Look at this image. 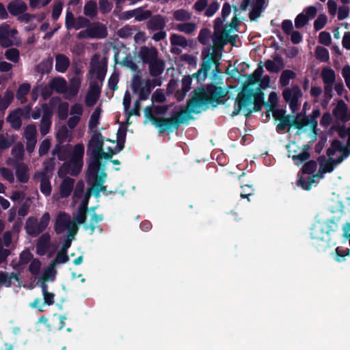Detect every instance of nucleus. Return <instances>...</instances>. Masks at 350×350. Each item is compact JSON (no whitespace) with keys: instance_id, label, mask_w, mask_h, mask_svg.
Returning a JSON list of instances; mask_svg holds the SVG:
<instances>
[{"instance_id":"nucleus-48","label":"nucleus","mask_w":350,"mask_h":350,"mask_svg":"<svg viewBox=\"0 0 350 350\" xmlns=\"http://www.w3.org/2000/svg\"><path fill=\"white\" fill-rule=\"evenodd\" d=\"M292 126V120L291 116L288 115L285 118L280 120V123L276 126V131L278 133H282L286 128L290 129ZM289 131V129H288Z\"/></svg>"},{"instance_id":"nucleus-28","label":"nucleus","mask_w":350,"mask_h":350,"mask_svg":"<svg viewBox=\"0 0 350 350\" xmlns=\"http://www.w3.org/2000/svg\"><path fill=\"white\" fill-rule=\"evenodd\" d=\"M103 220V215H98L94 213L90 219V224H85L83 228L85 230H90V234L92 235L94 233L95 229L98 227V224Z\"/></svg>"},{"instance_id":"nucleus-39","label":"nucleus","mask_w":350,"mask_h":350,"mask_svg":"<svg viewBox=\"0 0 350 350\" xmlns=\"http://www.w3.org/2000/svg\"><path fill=\"white\" fill-rule=\"evenodd\" d=\"M100 112L101 109L100 107H96L90 116V119L88 122V127L92 131H93V130L99 124Z\"/></svg>"},{"instance_id":"nucleus-54","label":"nucleus","mask_w":350,"mask_h":350,"mask_svg":"<svg viewBox=\"0 0 350 350\" xmlns=\"http://www.w3.org/2000/svg\"><path fill=\"white\" fill-rule=\"evenodd\" d=\"M278 101L277 93L271 92L269 95V102L265 103L264 105L268 111H271L275 107Z\"/></svg>"},{"instance_id":"nucleus-32","label":"nucleus","mask_w":350,"mask_h":350,"mask_svg":"<svg viewBox=\"0 0 350 350\" xmlns=\"http://www.w3.org/2000/svg\"><path fill=\"white\" fill-rule=\"evenodd\" d=\"M31 89V85L28 83L21 84L16 91V97L22 103L26 102L25 96L28 94Z\"/></svg>"},{"instance_id":"nucleus-55","label":"nucleus","mask_w":350,"mask_h":350,"mask_svg":"<svg viewBox=\"0 0 350 350\" xmlns=\"http://www.w3.org/2000/svg\"><path fill=\"white\" fill-rule=\"evenodd\" d=\"M317 164L314 160L306 162L301 168V172L305 174H312L317 170Z\"/></svg>"},{"instance_id":"nucleus-40","label":"nucleus","mask_w":350,"mask_h":350,"mask_svg":"<svg viewBox=\"0 0 350 350\" xmlns=\"http://www.w3.org/2000/svg\"><path fill=\"white\" fill-rule=\"evenodd\" d=\"M292 120V126H294L295 129H301L304 126H306L309 124V117L308 116H303L301 118V113L297 114L295 118Z\"/></svg>"},{"instance_id":"nucleus-10","label":"nucleus","mask_w":350,"mask_h":350,"mask_svg":"<svg viewBox=\"0 0 350 350\" xmlns=\"http://www.w3.org/2000/svg\"><path fill=\"white\" fill-rule=\"evenodd\" d=\"M33 178L34 180L40 181V189L42 193L45 196H49L52 191L50 181L52 177H47L43 173H35Z\"/></svg>"},{"instance_id":"nucleus-2","label":"nucleus","mask_w":350,"mask_h":350,"mask_svg":"<svg viewBox=\"0 0 350 350\" xmlns=\"http://www.w3.org/2000/svg\"><path fill=\"white\" fill-rule=\"evenodd\" d=\"M270 77L265 75L260 79L259 87L252 89L243 86L237 94L234 103V109L231 116L234 117L239 115L241 110H245V116L249 117L253 112H258L262 109L264 105L265 94L261 90H265L270 85Z\"/></svg>"},{"instance_id":"nucleus-49","label":"nucleus","mask_w":350,"mask_h":350,"mask_svg":"<svg viewBox=\"0 0 350 350\" xmlns=\"http://www.w3.org/2000/svg\"><path fill=\"white\" fill-rule=\"evenodd\" d=\"M69 136V131L68 129L63 126L59 129L56 133V139L58 143L57 144L62 145L64 142H65L67 138Z\"/></svg>"},{"instance_id":"nucleus-3","label":"nucleus","mask_w":350,"mask_h":350,"mask_svg":"<svg viewBox=\"0 0 350 350\" xmlns=\"http://www.w3.org/2000/svg\"><path fill=\"white\" fill-rule=\"evenodd\" d=\"M340 217L334 216L324 221H315L310 228L312 245L318 250H325L330 246L331 234L338 229Z\"/></svg>"},{"instance_id":"nucleus-11","label":"nucleus","mask_w":350,"mask_h":350,"mask_svg":"<svg viewBox=\"0 0 350 350\" xmlns=\"http://www.w3.org/2000/svg\"><path fill=\"white\" fill-rule=\"evenodd\" d=\"M88 29L92 39H103L106 38L108 34L105 25L99 22L90 24Z\"/></svg>"},{"instance_id":"nucleus-6","label":"nucleus","mask_w":350,"mask_h":350,"mask_svg":"<svg viewBox=\"0 0 350 350\" xmlns=\"http://www.w3.org/2000/svg\"><path fill=\"white\" fill-rule=\"evenodd\" d=\"M138 56L144 64H148L159 57V51L154 46H143L139 49Z\"/></svg>"},{"instance_id":"nucleus-37","label":"nucleus","mask_w":350,"mask_h":350,"mask_svg":"<svg viewBox=\"0 0 350 350\" xmlns=\"http://www.w3.org/2000/svg\"><path fill=\"white\" fill-rule=\"evenodd\" d=\"M56 270L55 269L54 264H51L46 269H44L43 274L39 280L43 282L54 281L55 279Z\"/></svg>"},{"instance_id":"nucleus-47","label":"nucleus","mask_w":350,"mask_h":350,"mask_svg":"<svg viewBox=\"0 0 350 350\" xmlns=\"http://www.w3.org/2000/svg\"><path fill=\"white\" fill-rule=\"evenodd\" d=\"M24 135L26 140L37 139V130L35 124H28L25 128Z\"/></svg>"},{"instance_id":"nucleus-27","label":"nucleus","mask_w":350,"mask_h":350,"mask_svg":"<svg viewBox=\"0 0 350 350\" xmlns=\"http://www.w3.org/2000/svg\"><path fill=\"white\" fill-rule=\"evenodd\" d=\"M317 161L320 165L319 172L330 173L334 170V165L332 163V158H329L327 160L325 155H321L318 157Z\"/></svg>"},{"instance_id":"nucleus-36","label":"nucleus","mask_w":350,"mask_h":350,"mask_svg":"<svg viewBox=\"0 0 350 350\" xmlns=\"http://www.w3.org/2000/svg\"><path fill=\"white\" fill-rule=\"evenodd\" d=\"M170 40L171 44L174 46H181L183 48H186L188 46L187 40L182 35L172 33Z\"/></svg>"},{"instance_id":"nucleus-17","label":"nucleus","mask_w":350,"mask_h":350,"mask_svg":"<svg viewBox=\"0 0 350 350\" xmlns=\"http://www.w3.org/2000/svg\"><path fill=\"white\" fill-rule=\"evenodd\" d=\"M148 65V70L151 77H157L161 75L165 70V62L160 58L150 62Z\"/></svg>"},{"instance_id":"nucleus-35","label":"nucleus","mask_w":350,"mask_h":350,"mask_svg":"<svg viewBox=\"0 0 350 350\" xmlns=\"http://www.w3.org/2000/svg\"><path fill=\"white\" fill-rule=\"evenodd\" d=\"M135 20L136 21H144L149 19L152 16V12L149 10H144L143 7L134 9Z\"/></svg>"},{"instance_id":"nucleus-61","label":"nucleus","mask_w":350,"mask_h":350,"mask_svg":"<svg viewBox=\"0 0 350 350\" xmlns=\"http://www.w3.org/2000/svg\"><path fill=\"white\" fill-rule=\"evenodd\" d=\"M327 18L326 15L321 14L314 22V29L315 31L322 29L327 23Z\"/></svg>"},{"instance_id":"nucleus-56","label":"nucleus","mask_w":350,"mask_h":350,"mask_svg":"<svg viewBox=\"0 0 350 350\" xmlns=\"http://www.w3.org/2000/svg\"><path fill=\"white\" fill-rule=\"evenodd\" d=\"M24 146L23 144H16L12 149V154L13 157L18 160L23 159L24 156Z\"/></svg>"},{"instance_id":"nucleus-46","label":"nucleus","mask_w":350,"mask_h":350,"mask_svg":"<svg viewBox=\"0 0 350 350\" xmlns=\"http://www.w3.org/2000/svg\"><path fill=\"white\" fill-rule=\"evenodd\" d=\"M41 265L40 260L38 258H34L31 262L28 267V271L32 275L36 277L40 273Z\"/></svg>"},{"instance_id":"nucleus-58","label":"nucleus","mask_w":350,"mask_h":350,"mask_svg":"<svg viewBox=\"0 0 350 350\" xmlns=\"http://www.w3.org/2000/svg\"><path fill=\"white\" fill-rule=\"evenodd\" d=\"M14 93L10 90H7L4 94L3 98L1 99L2 109H5L8 107L14 99Z\"/></svg>"},{"instance_id":"nucleus-34","label":"nucleus","mask_w":350,"mask_h":350,"mask_svg":"<svg viewBox=\"0 0 350 350\" xmlns=\"http://www.w3.org/2000/svg\"><path fill=\"white\" fill-rule=\"evenodd\" d=\"M296 77V73L291 70H284L282 71L280 77V84L282 87H287L289 85L290 80Z\"/></svg>"},{"instance_id":"nucleus-52","label":"nucleus","mask_w":350,"mask_h":350,"mask_svg":"<svg viewBox=\"0 0 350 350\" xmlns=\"http://www.w3.org/2000/svg\"><path fill=\"white\" fill-rule=\"evenodd\" d=\"M20 53L19 51L16 48H11L5 51V57L7 59L16 63L19 59Z\"/></svg>"},{"instance_id":"nucleus-20","label":"nucleus","mask_w":350,"mask_h":350,"mask_svg":"<svg viewBox=\"0 0 350 350\" xmlns=\"http://www.w3.org/2000/svg\"><path fill=\"white\" fill-rule=\"evenodd\" d=\"M75 180L70 177H65L59 185V194L62 198L68 197L74 187Z\"/></svg>"},{"instance_id":"nucleus-24","label":"nucleus","mask_w":350,"mask_h":350,"mask_svg":"<svg viewBox=\"0 0 350 350\" xmlns=\"http://www.w3.org/2000/svg\"><path fill=\"white\" fill-rule=\"evenodd\" d=\"M310 149V146L308 144H305L303 146L302 151L301 152L291 156L292 159L296 165H301L310 157V153L308 152Z\"/></svg>"},{"instance_id":"nucleus-9","label":"nucleus","mask_w":350,"mask_h":350,"mask_svg":"<svg viewBox=\"0 0 350 350\" xmlns=\"http://www.w3.org/2000/svg\"><path fill=\"white\" fill-rule=\"evenodd\" d=\"M51 107L57 106V115L60 120H64L68 117L69 105L67 102H62L59 96L52 97L49 100Z\"/></svg>"},{"instance_id":"nucleus-50","label":"nucleus","mask_w":350,"mask_h":350,"mask_svg":"<svg viewBox=\"0 0 350 350\" xmlns=\"http://www.w3.org/2000/svg\"><path fill=\"white\" fill-rule=\"evenodd\" d=\"M122 64L133 72H139L138 66L133 62L130 54L126 55V56L123 58Z\"/></svg>"},{"instance_id":"nucleus-42","label":"nucleus","mask_w":350,"mask_h":350,"mask_svg":"<svg viewBox=\"0 0 350 350\" xmlns=\"http://www.w3.org/2000/svg\"><path fill=\"white\" fill-rule=\"evenodd\" d=\"M317 175H313L305 178L300 176L297 180V185L300 186L302 189L306 191H309L311 189L312 185L315 182L314 177Z\"/></svg>"},{"instance_id":"nucleus-29","label":"nucleus","mask_w":350,"mask_h":350,"mask_svg":"<svg viewBox=\"0 0 350 350\" xmlns=\"http://www.w3.org/2000/svg\"><path fill=\"white\" fill-rule=\"evenodd\" d=\"M321 75L325 85H333L336 80L335 72L330 68H324Z\"/></svg>"},{"instance_id":"nucleus-7","label":"nucleus","mask_w":350,"mask_h":350,"mask_svg":"<svg viewBox=\"0 0 350 350\" xmlns=\"http://www.w3.org/2000/svg\"><path fill=\"white\" fill-rule=\"evenodd\" d=\"M332 112L334 116L342 122H347L350 120V112L348 111L347 105L342 99L337 102Z\"/></svg>"},{"instance_id":"nucleus-53","label":"nucleus","mask_w":350,"mask_h":350,"mask_svg":"<svg viewBox=\"0 0 350 350\" xmlns=\"http://www.w3.org/2000/svg\"><path fill=\"white\" fill-rule=\"evenodd\" d=\"M241 188L242 191L240 194L241 198H247L248 201H250V197L254 194V189L253 185L251 184H245L241 185Z\"/></svg>"},{"instance_id":"nucleus-19","label":"nucleus","mask_w":350,"mask_h":350,"mask_svg":"<svg viewBox=\"0 0 350 350\" xmlns=\"http://www.w3.org/2000/svg\"><path fill=\"white\" fill-rule=\"evenodd\" d=\"M100 167V159L97 156H92L91 161H90L88 167V176L89 178L96 179Z\"/></svg>"},{"instance_id":"nucleus-63","label":"nucleus","mask_w":350,"mask_h":350,"mask_svg":"<svg viewBox=\"0 0 350 350\" xmlns=\"http://www.w3.org/2000/svg\"><path fill=\"white\" fill-rule=\"evenodd\" d=\"M177 30L186 33H192L196 29V25L193 23H180L177 25Z\"/></svg>"},{"instance_id":"nucleus-44","label":"nucleus","mask_w":350,"mask_h":350,"mask_svg":"<svg viewBox=\"0 0 350 350\" xmlns=\"http://www.w3.org/2000/svg\"><path fill=\"white\" fill-rule=\"evenodd\" d=\"M315 55L317 59L322 62H326L329 58L328 50L323 46H317L315 49Z\"/></svg>"},{"instance_id":"nucleus-30","label":"nucleus","mask_w":350,"mask_h":350,"mask_svg":"<svg viewBox=\"0 0 350 350\" xmlns=\"http://www.w3.org/2000/svg\"><path fill=\"white\" fill-rule=\"evenodd\" d=\"M49 85L53 90L59 94L64 92L66 88V81L62 77L53 79Z\"/></svg>"},{"instance_id":"nucleus-25","label":"nucleus","mask_w":350,"mask_h":350,"mask_svg":"<svg viewBox=\"0 0 350 350\" xmlns=\"http://www.w3.org/2000/svg\"><path fill=\"white\" fill-rule=\"evenodd\" d=\"M70 66V59L64 54H58L55 57V70L64 73Z\"/></svg>"},{"instance_id":"nucleus-1","label":"nucleus","mask_w":350,"mask_h":350,"mask_svg":"<svg viewBox=\"0 0 350 350\" xmlns=\"http://www.w3.org/2000/svg\"><path fill=\"white\" fill-rule=\"evenodd\" d=\"M202 63L200 68L191 76H184L181 80L182 89L176 93L177 100H183L191 89L193 79L196 80L199 86L194 89L191 97L187 100L186 109L181 112H173L170 118H155L152 113V107H145L146 118L158 129L159 133H163L166 131L172 133L174 130H177L181 124L192 118L190 113H198L199 112L196 110L197 108L209 104L215 107L224 103L221 98L226 96V92L223 88L212 83L207 85L206 88L202 84V82L207 78L212 64H215L216 66H219V62L216 59L215 53H210L207 49H204L202 52Z\"/></svg>"},{"instance_id":"nucleus-43","label":"nucleus","mask_w":350,"mask_h":350,"mask_svg":"<svg viewBox=\"0 0 350 350\" xmlns=\"http://www.w3.org/2000/svg\"><path fill=\"white\" fill-rule=\"evenodd\" d=\"M96 73V79L103 82L105 79L107 72L106 65H97L96 68H91L90 70V74Z\"/></svg>"},{"instance_id":"nucleus-16","label":"nucleus","mask_w":350,"mask_h":350,"mask_svg":"<svg viewBox=\"0 0 350 350\" xmlns=\"http://www.w3.org/2000/svg\"><path fill=\"white\" fill-rule=\"evenodd\" d=\"M70 224L69 215L65 213L58 215L54 226V230L57 234H62Z\"/></svg>"},{"instance_id":"nucleus-5","label":"nucleus","mask_w":350,"mask_h":350,"mask_svg":"<svg viewBox=\"0 0 350 350\" xmlns=\"http://www.w3.org/2000/svg\"><path fill=\"white\" fill-rule=\"evenodd\" d=\"M103 137L100 132L94 131V134L88 144V152L91 151L92 156H97L103 149Z\"/></svg>"},{"instance_id":"nucleus-41","label":"nucleus","mask_w":350,"mask_h":350,"mask_svg":"<svg viewBox=\"0 0 350 350\" xmlns=\"http://www.w3.org/2000/svg\"><path fill=\"white\" fill-rule=\"evenodd\" d=\"M213 42L215 46V49L222 50L224 46L226 44L224 32L214 33L213 36Z\"/></svg>"},{"instance_id":"nucleus-51","label":"nucleus","mask_w":350,"mask_h":350,"mask_svg":"<svg viewBox=\"0 0 350 350\" xmlns=\"http://www.w3.org/2000/svg\"><path fill=\"white\" fill-rule=\"evenodd\" d=\"M84 147L82 144H77L74 146L70 159L83 161Z\"/></svg>"},{"instance_id":"nucleus-12","label":"nucleus","mask_w":350,"mask_h":350,"mask_svg":"<svg viewBox=\"0 0 350 350\" xmlns=\"http://www.w3.org/2000/svg\"><path fill=\"white\" fill-rule=\"evenodd\" d=\"M266 0H253L249 18L252 21H257L261 14L265 11Z\"/></svg>"},{"instance_id":"nucleus-15","label":"nucleus","mask_w":350,"mask_h":350,"mask_svg":"<svg viewBox=\"0 0 350 350\" xmlns=\"http://www.w3.org/2000/svg\"><path fill=\"white\" fill-rule=\"evenodd\" d=\"M51 236L49 233L42 234L38 239L36 243V253L39 256L46 254L50 247Z\"/></svg>"},{"instance_id":"nucleus-14","label":"nucleus","mask_w":350,"mask_h":350,"mask_svg":"<svg viewBox=\"0 0 350 350\" xmlns=\"http://www.w3.org/2000/svg\"><path fill=\"white\" fill-rule=\"evenodd\" d=\"M265 66L269 72L278 73L284 68V62L281 56L275 55L273 60H267Z\"/></svg>"},{"instance_id":"nucleus-57","label":"nucleus","mask_w":350,"mask_h":350,"mask_svg":"<svg viewBox=\"0 0 350 350\" xmlns=\"http://www.w3.org/2000/svg\"><path fill=\"white\" fill-rule=\"evenodd\" d=\"M143 81L142 79V77L138 74H135L131 81V88L134 93L137 94L139 88L142 87Z\"/></svg>"},{"instance_id":"nucleus-38","label":"nucleus","mask_w":350,"mask_h":350,"mask_svg":"<svg viewBox=\"0 0 350 350\" xmlns=\"http://www.w3.org/2000/svg\"><path fill=\"white\" fill-rule=\"evenodd\" d=\"M33 258V255L29 250H23L19 255L18 264L14 265L13 268L16 269L18 265H25L31 262Z\"/></svg>"},{"instance_id":"nucleus-13","label":"nucleus","mask_w":350,"mask_h":350,"mask_svg":"<svg viewBox=\"0 0 350 350\" xmlns=\"http://www.w3.org/2000/svg\"><path fill=\"white\" fill-rule=\"evenodd\" d=\"M8 12L14 16H17L25 12L27 5L23 0H12L7 5Z\"/></svg>"},{"instance_id":"nucleus-64","label":"nucleus","mask_w":350,"mask_h":350,"mask_svg":"<svg viewBox=\"0 0 350 350\" xmlns=\"http://www.w3.org/2000/svg\"><path fill=\"white\" fill-rule=\"evenodd\" d=\"M91 23L89 19L84 16H78L76 19L75 25L74 29L76 30L80 29L81 28L88 27L90 25Z\"/></svg>"},{"instance_id":"nucleus-62","label":"nucleus","mask_w":350,"mask_h":350,"mask_svg":"<svg viewBox=\"0 0 350 350\" xmlns=\"http://www.w3.org/2000/svg\"><path fill=\"white\" fill-rule=\"evenodd\" d=\"M174 17L176 21H184L189 20L191 15L187 10L180 9L174 12Z\"/></svg>"},{"instance_id":"nucleus-45","label":"nucleus","mask_w":350,"mask_h":350,"mask_svg":"<svg viewBox=\"0 0 350 350\" xmlns=\"http://www.w3.org/2000/svg\"><path fill=\"white\" fill-rule=\"evenodd\" d=\"M68 163H70V167H71L70 175L73 176H78L83 167V161L70 159Z\"/></svg>"},{"instance_id":"nucleus-4","label":"nucleus","mask_w":350,"mask_h":350,"mask_svg":"<svg viewBox=\"0 0 350 350\" xmlns=\"http://www.w3.org/2000/svg\"><path fill=\"white\" fill-rule=\"evenodd\" d=\"M302 96V92L297 85H294L291 88H286L282 92L284 100L289 105L293 112L298 109L299 98Z\"/></svg>"},{"instance_id":"nucleus-26","label":"nucleus","mask_w":350,"mask_h":350,"mask_svg":"<svg viewBox=\"0 0 350 350\" xmlns=\"http://www.w3.org/2000/svg\"><path fill=\"white\" fill-rule=\"evenodd\" d=\"M51 154L53 156L56 155L59 161H64L70 156V151L67 146L56 144L52 150Z\"/></svg>"},{"instance_id":"nucleus-31","label":"nucleus","mask_w":350,"mask_h":350,"mask_svg":"<svg viewBox=\"0 0 350 350\" xmlns=\"http://www.w3.org/2000/svg\"><path fill=\"white\" fill-rule=\"evenodd\" d=\"M97 4L96 2L90 0L85 3L83 8V14L91 18L96 17L97 15Z\"/></svg>"},{"instance_id":"nucleus-21","label":"nucleus","mask_w":350,"mask_h":350,"mask_svg":"<svg viewBox=\"0 0 350 350\" xmlns=\"http://www.w3.org/2000/svg\"><path fill=\"white\" fill-rule=\"evenodd\" d=\"M10 27L7 24L0 25V45L4 48L12 45V41L10 38Z\"/></svg>"},{"instance_id":"nucleus-18","label":"nucleus","mask_w":350,"mask_h":350,"mask_svg":"<svg viewBox=\"0 0 350 350\" xmlns=\"http://www.w3.org/2000/svg\"><path fill=\"white\" fill-rule=\"evenodd\" d=\"M22 108H17L11 112L7 117L6 120L10 123L12 128L18 130L21 127L22 121L21 116L23 115Z\"/></svg>"},{"instance_id":"nucleus-60","label":"nucleus","mask_w":350,"mask_h":350,"mask_svg":"<svg viewBox=\"0 0 350 350\" xmlns=\"http://www.w3.org/2000/svg\"><path fill=\"white\" fill-rule=\"evenodd\" d=\"M239 24V18L235 15L231 20V22L229 24H227L224 27V29L223 31L228 33H231V31L235 30L238 31Z\"/></svg>"},{"instance_id":"nucleus-33","label":"nucleus","mask_w":350,"mask_h":350,"mask_svg":"<svg viewBox=\"0 0 350 350\" xmlns=\"http://www.w3.org/2000/svg\"><path fill=\"white\" fill-rule=\"evenodd\" d=\"M55 163L54 158H49L43 163V170L36 173H43L46 176H53V172L55 169Z\"/></svg>"},{"instance_id":"nucleus-59","label":"nucleus","mask_w":350,"mask_h":350,"mask_svg":"<svg viewBox=\"0 0 350 350\" xmlns=\"http://www.w3.org/2000/svg\"><path fill=\"white\" fill-rule=\"evenodd\" d=\"M50 219V214L48 212H46L42 215L40 221L38 222L40 233L43 232L48 227Z\"/></svg>"},{"instance_id":"nucleus-23","label":"nucleus","mask_w":350,"mask_h":350,"mask_svg":"<svg viewBox=\"0 0 350 350\" xmlns=\"http://www.w3.org/2000/svg\"><path fill=\"white\" fill-rule=\"evenodd\" d=\"M29 167L24 163H18L16 166V176L18 182L26 183L29 179Z\"/></svg>"},{"instance_id":"nucleus-8","label":"nucleus","mask_w":350,"mask_h":350,"mask_svg":"<svg viewBox=\"0 0 350 350\" xmlns=\"http://www.w3.org/2000/svg\"><path fill=\"white\" fill-rule=\"evenodd\" d=\"M166 26V18L161 14L152 15L146 23L149 31L163 30Z\"/></svg>"},{"instance_id":"nucleus-22","label":"nucleus","mask_w":350,"mask_h":350,"mask_svg":"<svg viewBox=\"0 0 350 350\" xmlns=\"http://www.w3.org/2000/svg\"><path fill=\"white\" fill-rule=\"evenodd\" d=\"M38 227V221L36 217L31 216L27 219L25 230L29 235L33 237H38L40 234Z\"/></svg>"}]
</instances>
